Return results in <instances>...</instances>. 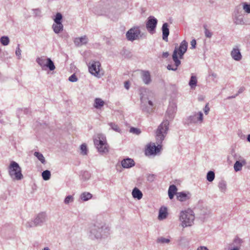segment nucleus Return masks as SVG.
<instances>
[{
  "label": "nucleus",
  "mask_w": 250,
  "mask_h": 250,
  "mask_svg": "<svg viewBox=\"0 0 250 250\" xmlns=\"http://www.w3.org/2000/svg\"><path fill=\"white\" fill-rule=\"evenodd\" d=\"M247 164V162L245 160L243 159L241 162L239 161H236L234 165V169L235 171H240L243 165H245Z\"/></svg>",
  "instance_id": "5701e85b"
},
{
  "label": "nucleus",
  "mask_w": 250,
  "mask_h": 250,
  "mask_svg": "<svg viewBox=\"0 0 250 250\" xmlns=\"http://www.w3.org/2000/svg\"><path fill=\"white\" fill-rule=\"evenodd\" d=\"M167 208L166 207H161L159 211V215H158V219L160 220H162L167 218Z\"/></svg>",
  "instance_id": "aec40b11"
},
{
  "label": "nucleus",
  "mask_w": 250,
  "mask_h": 250,
  "mask_svg": "<svg viewBox=\"0 0 250 250\" xmlns=\"http://www.w3.org/2000/svg\"><path fill=\"white\" fill-rule=\"evenodd\" d=\"M9 42V39L7 36H2L0 38V42L4 46L7 45Z\"/></svg>",
  "instance_id": "f704fd0d"
},
{
  "label": "nucleus",
  "mask_w": 250,
  "mask_h": 250,
  "mask_svg": "<svg viewBox=\"0 0 250 250\" xmlns=\"http://www.w3.org/2000/svg\"><path fill=\"white\" fill-rule=\"evenodd\" d=\"M69 81L71 82H76L78 81V78L75 74L71 75L68 79Z\"/></svg>",
  "instance_id": "49530a36"
},
{
  "label": "nucleus",
  "mask_w": 250,
  "mask_h": 250,
  "mask_svg": "<svg viewBox=\"0 0 250 250\" xmlns=\"http://www.w3.org/2000/svg\"><path fill=\"white\" fill-rule=\"evenodd\" d=\"M158 20L152 16H149L146 21V28L151 34L155 32L156 28L157 25Z\"/></svg>",
  "instance_id": "f8f14e48"
},
{
  "label": "nucleus",
  "mask_w": 250,
  "mask_h": 250,
  "mask_svg": "<svg viewBox=\"0 0 250 250\" xmlns=\"http://www.w3.org/2000/svg\"><path fill=\"white\" fill-rule=\"evenodd\" d=\"M189 198L188 194L185 192H180L177 193V199L181 202L187 201Z\"/></svg>",
  "instance_id": "a878e982"
},
{
  "label": "nucleus",
  "mask_w": 250,
  "mask_h": 250,
  "mask_svg": "<svg viewBox=\"0 0 250 250\" xmlns=\"http://www.w3.org/2000/svg\"><path fill=\"white\" fill-rule=\"evenodd\" d=\"M230 55L233 60L239 61L242 59V56L238 46L233 48L231 51Z\"/></svg>",
  "instance_id": "f3484780"
},
{
  "label": "nucleus",
  "mask_w": 250,
  "mask_h": 250,
  "mask_svg": "<svg viewBox=\"0 0 250 250\" xmlns=\"http://www.w3.org/2000/svg\"><path fill=\"white\" fill-rule=\"evenodd\" d=\"M21 51L20 48V44H18L15 52L16 56L18 57V59L21 58Z\"/></svg>",
  "instance_id": "de8ad7c7"
},
{
  "label": "nucleus",
  "mask_w": 250,
  "mask_h": 250,
  "mask_svg": "<svg viewBox=\"0 0 250 250\" xmlns=\"http://www.w3.org/2000/svg\"><path fill=\"white\" fill-rule=\"evenodd\" d=\"M42 250H49L48 247H45Z\"/></svg>",
  "instance_id": "e2e57ef3"
},
{
  "label": "nucleus",
  "mask_w": 250,
  "mask_h": 250,
  "mask_svg": "<svg viewBox=\"0 0 250 250\" xmlns=\"http://www.w3.org/2000/svg\"><path fill=\"white\" fill-rule=\"evenodd\" d=\"M204 112L206 115H207L208 113V112L209 111V107L208 106V104H207L206 105V106L204 109Z\"/></svg>",
  "instance_id": "3c124183"
},
{
  "label": "nucleus",
  "mask_w": 250,
  "mask_h": 250,
  "mask_svg": "<svg viewBox=\"0 0 250 250\" xmlns=\"http://www.w3.org/2000/svg\"><path fill=\"white\" fill-rule=\"evenodd\" d=\"M36 62L42 69H44L45 67L48 68L50 71L55 69L54 63L50 58L45 59L44 57H38L36 59Z\"/></svg>",
  "instance_id": "1a4fd4ad"
},
{
  "label": "nucleus",
  "mask_w": 250,
  "mask_h": 250,
  "mask_svg": "<svg viewBox=\"0 0 250 250\" xmlns=\"http://www.w3.org/2000/svg\"><path fill=\"white\" fill-rule=\"evenodd\" d=\"M105 230L108 231L109 229L104 224L102 223L94 224L90 227L89 236L92 239L101 238L102 232Z\"/></svg>",
  "instance_id": "39448f33"
},
{
  "label": "nucleus",
  "mask_w": 250,
  "mask_h": 250,
  "mask_svg": "<svg viewBox=\"0 0 250 250\" xmlns=\"http://www.w3.org/2000/svg\"><path fill=\"white\" fill-rule=\"evenodd\" d=\"M245 90V88L244 87H241L239 88L238 93L237 94H238V95L241 93H242Z\"/></svg>",
  "instance_id": "6e6d98bb"
},
{
  "label": "nucleus",
  "mask_w": 250,
  "mask_h": 250,
  "mask_svg": "<svg viewBox=\"0 0 250 250\" xmlns=\"http://www.w3.org/2000/svg\"><path fill=\"white\" fill-rule=\"evenodd\" d=\"M242 242V240L239 238L238 237H236L233 240V243H236V244L240 245Z\"/></svg>",
  "instance_id": "09e8293b"
},
{
  "label": "nucleus",
  "mask_w": 250,
  "mask_h": 250,
  "mask_svg": "<svg viewBox=\"0 0 250 250\" xmlns=\"http://www.w3.org/2000/svg\"><path fill=\"white\" fill-rule=\"evenodd\" d=\"M141 30L139 26H134L130 28L126 33V39L129 41L133 42L134 40L139 39L142 36L140 35Z\"/></svg>",
  "instance_id": "9b49d317"
},
{
  "label": "nucleus",
  "mask_w": 250,
  "mask_h": 250,
  "mask_svg": "<svg viewBox=\"0 0 250 250\" xmlns=\"http://www.w3.org/2000/svg\"><path fill=\"white\" fill-rule=\"evenodd\" d=\"M134 161L131 158H127L121 161L122 166L125 168H129L135 166Z\"/></svg>",
  "instance_id": "a211bd4d"
},
{
  "label": "nucleus",
  "mask_w": 250,
  "mask_h": 250,
  "mask_svg": "<svg viewBox=\"0 0 250 250\" xmlns=\"http://www.w3.org/2000/svg\"><path fill=\"white\" fill-rule=\"evenodd\" d=\"M100 67L101 63L99 62H93L90 65H89V71L91 74L96 76L98 78H100L103 75V73H101L100 72Z\"/></svg>",
  "instance_id": "ddd939ff"
},
{
  "label": "nucleus",
  "mask_w": 250,
  "mask_h": 250,
  "mask_svg": "<svg viewBox=\"0 0 250 250\" xmlns=\"http://www.w3.org/2000/svg\"><path fill=\"white\" fill-rule=\"evenodd\" d=\"M92 197V195L90 193L87 192H84L81 195V199L84 201H86Z\"/></svg>",
  "instance_id": "c85d7f7f"
},
{
  "label": "nucleus",
  "mask_w": 250,
  "mask_h": 250,
  "mask_svg": "<svg viewBox=\"0 0 250 250\" xmlns=\"http://www.w3.org/2000/svg\"><path fill=\"white\" fill-rule=\"evenodd\" d=\"M203 120V114L202 112L200 111L197 114L194 113L188 116L186 120V124L189 125L192 123H196L198 121L202 122Z\"/></svg>",
  "instance_id": "4468645a"
},
{
  "label": "nucleus",
  "mask_w": 250,
  "mask_h": 250,
  "mask_svg": "<svg viewBox=\"0 0 250 250\" xmlns=\"http://www.w3.org/2000/svg\"><path fill=\"white\" fill-rule=\"evenodd\" d=\"M34 155L35 156H36L38 159L41 161V162L42 163V164H45V158L44 157V156H43V155L39 152H35L34 153Z\"/></svg>",
  "instance_id": "2f4dec72"
},
{
  "label": "nucleus",
  "mask_w": 250,
  "mask_h": 250,
  "mask_svg": "<svg viewBox=\"0 0 250 250\" xmlns=\"http://www.w3.org/2000/svg\"><path fill=\"white\" fill-rule=\"evenodd\" d=\"M88 42V39L86 36H83L80 38H77L74 40V43L76 45L79 46L82 44H85Z\"/></svg>",
  "instance_id": "412c9836"
},
{
  "label": "nucleus",
  "mask_w": 250,
  "mask_h": 250,
  "mask_svg": "<svg viewBox=\"0 0 250 250\" xmlns=\"http://www.w3.org/2000/svg\"><path fill=\"white\" fill-rule=\"evenodd\" d=\"M8 173L13 180H20L23 178L21 168L19 165L15 161H11L8 167Z\"/></svg>",
  "instance_id": "20e7f679"
},
{
  "label": "nucleus",
  "mask_w": 250,
  "mask_h": 250,
  "mask_svg": "<svg viewBox=\"0 0 250 250\" xmlns=\"http://www.w3.org/2000/svg\"><path fill=\"white\" fill-rule=\"evenodd\" d=\"M42 176L44 180H49L51 177V172L48 170H45L42 172Z\"/></svg>",
  "instance_id": "7c9ffc66"
},
{
  "label": "nucleus",
  "mask_w": 250,
  "mask_h": 250,
  "mask_svg": "<svg viewBox=\"0 0 250 250\" xmlns=\"http://www.w3.org/2000/svg\"><path fill=\"white\" fill-rule=\"evenodd\" d=\"M218 187L222 192L225 193L227 190V183L225 181L223 180L220 181L218 183Z\"/></svg>",
  "instance_id": "bb28decb"
},
{
  "label": "nucleus",
  "mask_w": 250,
  "mask_h": 250,
  "mask_svg": "<svg viewBox=\"0 0 250 250\" xmlns=\"http://www.w3.org/2000/svg\"><path fill=\"white\" fill-rule=\"evenodd\" d=\"M47 220V215L45 212H42L39 213L34 220L28 222L25 226L27 228H30L37 226H41Z\"/></svg>",
  "instance_id": "6e6552de"
},
{
  "label": "nucleus",
  "mask_w": 250,
  "mask_h": 250,
  "mask_svg": "<svg viewBox=\"0 0 250 250\" xmlns=\"http://www.w3.org/2000/svg\"><path fill=\"white\" fill-rule=\"evenodd\" d=\"M229 250H239V249L237 247H229Z\"/></svg>",
  "instance_id": "13d9d810"
},
{
  "label": "nucleus",
  "mask_w": 250,
  "mask_h": 250,
  "mask_svg": "<svg viewBox=\"0 0 250 250\" xmlns=\"http://www.w3.org/2000/svg\"><path fill=\"white\" fill-rule=\"evenodd\" d=\"M130 132L136 135H139L141 133V131L139 128L131 127L129 130Z\"/></svg>",
  "instance_id": "ea45409f"
},
{
  "label": "nucleus",
  "mask_w": 250,
  "mask_h": 250,
  "mask_svg": "<svg viewBox=\"0 0 250 250\" xmlns=\"http://www.w3.org/2000/svg\"><path fill=\"white\" fill-rule=\"evenodd\" d=\"M243 8L245 12L247 13H250V4L246 2H244L243 5Z\"/></svg>",
  "instance_id": "37998d69"
},
{
  "label": "nucleus",
  "mask_w": 250,
  "mask_h": 250,
  "mask_svg": "<svg viewBox=\"0 0 250 250\" xmlns=\"http://www.w3.org/2000/svg\"><path fill=\"white\" fill-rule=\"evenodd\" d=\"M188 45V42L184 40L181 42L178 47L177 46L175 47L172 56V60L174 62V66H173L172 64H168L167 66L168 70L176 71L177 69V67L181 64V61L179 59L183 58V56L187 50Z\"/></svg>",
  "instance_id": "f03ea898"
},
{
  "label": "nucleus",
  "mask_w": 250,
  "mask_h": 250,
  "mask_svg": "<svg viewBox=\"0 0 250 250\" xmlns=\"http://www.w3.org/2000/svg\"><path fill=\"white\" fill-rule=\"evenodd\" d=\"M170 242V240L167 238H165L163 237H160L157 238V242L160 243H168Z\"/></svg>",
  "instance_id": "58836bf2"
},
{
  "label": "nucleus",
  "mask_w": 250,
  "mask_h": 250,
  "mask_svg": "<svg viewBox=\"0 0 250 250\" xmlns=\"http://www.w3.org/2000/svg\"><path fill=\"white\" fill-rule=\"evenodd\" d=\"M169 122L168 120H164L158 127L156 131V140L157 146H156L154 144L153 145H149L146 149V153H148L149 155L155 154L159 152L162 146L161 144L162 143L165 137L167 134L169 129Z\"/></svg>",
  "instance_id": "f257e3e1"
},
{
  "label": "nucleus",
  "mask_w": 250,
  "mask_h": 250,
  "mask_svg": "<svg viewBox=\"0 0 250 250\" xmlns=\"http://www.w3.org/2000/svg\"><path fill=\"white\" fill-rule=\"evenodd\" d=\"M32 11L34 12V16L36 17H41V10L39 8L33 9Z\"/></svg>",
  "instance_id": "c03bdc74"
},
{
  "label": "nucleus",
  "mask_w": 250,
  "mask_h": 250,
  "mask_svg": "<svg viewBox=\"0 0 250 250\" xmlns=\"http://www.w3.org/2000/svg\"><path fill=\"white\" fill-rule=\"evenodd\" d=\"M209 76H211L213 78H216L217 77V74L216 73H215L214 72H209Z\"/></svg>",
  "instance_id": "864d4df0"
},
{
  "label": "nucleus",
  "mask_w": 250,
  "mask_h": 250,
  "mask_svg": "<svg viewBox=\"0 0 250 250\" xmlns=\"http://www.w3.org/2000/svg\"><path fill=\"white\" fill-rule=\"evenodd\" d=\"M94 143L100 153H106L108 152V146L104 135L98 134L97 138L94 140Z\"/></svg>",
  "instance_id": "423d86ee"
},
{
  "label": "nucleus",
  "mask_w": 250,
  "mask_h": 250,
  "mask_svg": "<svg viewBox=\"0 0 250 250\" xmlns=\"http://www.w3.org/2000/svg\"><path fill=\"white\" fill-rule=\"evenodd\" d=\"M63 26L62 23H54L52 25L53 31L56 34H58L62 31L63 30Z\"/></svg>",
  "instance_id": "cd10ccee"
},
{
  "label": "nucleus",
  "mask_w": 250,
  "mask_h": 250,
  "mask_svg": "<svg viewBox=\"0 0 250 250\" xmlns=\"http://www.w3.org/2000/svg\"><path fill=\"white\" fill-rule=\"evenodd\" d=\"M97 14H98L99 15H104V13H98Z\"/></svg>",
  "instance_id": "680f3d73"
},
{
  "label": "nucleus",
  "mask_w": 250,
  "mask_h": 250,
  "mask_svg": "<svg viewBox=\"0 0 250 250\" xmlns=\"http://www.w3.org/2000/svg\"><path fill=\"white\" fill-rule=\"evenodd\" d=\"M238 95V94H236L234 95H233V96H229L228 97H227V99H232V98H235L236 96H237Z\"/></svg>",
  "instance_id": "bf43d9fd"
},
{
  "label": "nucleus",
  "mask_w": 250,
  "mask_h": 250,
  "mask_svg": "<svg viewBox=\"0 0 250 250\" xmlns=\"http://www.w3.org/2000/svg\"><path fill=\"white\" fill-rule=\"evenodd\" d=\"M203 28L205 30V35L206 37L208 38H210L212 36L213 33L210 31H209L208 29V26L207 24H204L203 25Z\"/></svg>",
  "instance_id": "473e14b6"
},
{
  "label": "nucleus",
  "mask_w": 250,
  "mask_h": 250,
  "mask_svg": "<svg viewBox=\"0 0 250 250\" xmlns=\"http://www.w3.org/2000/svg\"><path fill=\"white\" fill-rule=\"evenodd\" d=\"M82 178L86 181L88 180L90 177V174L87 171H84L81 174Z\"/></svg>",
  "instance_id": "e433bc0d"
},
{
  "label": "nucleus",
  "mask_w": 250,
  "mask_h": 250,
  "mask_svg": "<svg viewBox=\"0 0 250 250\" xmlns=\"http://www.w3.org/2000/svg\"><path fill=\"white\" fill-rule=\"evenodd\" d=\"M197 250H208L206 247L200 246L197 249Z\"/></svg>",
  "instance_id": "5fc2aeb1"
},
{
  "label": "nucleus",
  "mask_w": 250,
  "mask_h": 250,
  "mask_svg": "<svg viewBox=\"0 0 250 250\" xmlns=\"http://www.w3.org/2000/svg\"><path fill=\"white\" fill-rule=\"evenodd\" d=\"M132 195L134 198L138 200L141 199L143 197V193L141 191L137 188H135L132 190Z\"/></svg>",
  "instance_id": "393cba45"
},
{
  "label": "nucleus",
  "mask_w": 250,
  "mask_h": 250,
  "mask_svg": "<svg viewBox=\"0 0 250 250\" xmlns=\"http://www.w3.org/2000/svg\"><path fill=\"white\" fill-rule=\"evenodd\" d=\"M141 78L143 83L148 85L152 81L150 72L148 71L143 70L141 73Z\"/></svg>",
  "instance_id": "dca6fc26"
},
{
  "label": "nucleus",
  "mask_w": 250,
  "mask_h": 250,
  "mask_svg": "<svg viewBox=\"0 0 250 250\" xmlns=\"http://www.w3.org/2000/svg\"><path fill=\"white\" fill-rule=\"evenodd\" d=\"M124 86L126 89L129 88V83L128 81H125L124 83Z\"/></svg>",
  "instance_id": "603ef678"
},
{
  "label": "nucleus",
  "mask_w": 250,
  "mask_h": 250,
  "mask_svg": "<svg viewBox=\"0 0 250 250\" xmlns=\"http://www.w3.org/2000/svg\"><path fill=\"white\" fill-rule=\"evenodd\" d=\"M111 127V128L114 131H116V132H121V129H120L119 127L118 126V125L114 123H109L108 124Z\"/></svg>",
  "instance_id": "4c0bfd02"
},
{
  "label": "nucleus",
  "mask_w": 250,
  "mask_h": 250,
  "mask_svg": "<svg viewBox=\"0 0 250 250\" xmlns=\"http://www.w3.org/2000/svg\"><path fill=\"white\" fill-rule=\"evenodd\" d=\"M247 140L250 143V134L247 137Z\"/></svg>",
  "instance_id": "052dcab7"
},
{
  "label": "nucleus",
  "mask_w": 250,
  "mask_h": 250,
  "mask_svg": "<svg viewBox=\"0 0 250 250\" xmlns=\"http://www.w3.org/2000/svg\"><path fill=\"white\" fill-rule=\"evenodd\" d=\"M162 56L163 58H166L169 56V53L168 52H163Z\"/></svg>",
  "instance_id": "4d7b16f0"
},
{
  "label": "nucleus",
  "mask_w": 250,
  "mask_h": 250,
  "mask_svg": "<svg viewBox=\"0 0 250 250\" xmlns=\"http://www.w3.org/2000/svg\"><path fill=\"white\" fill-rule=\"evenodd\" d=\"M141 108L144 112L147 113H151L153 110V103L151 101L149 100L147 97L144 96H141Z\"/></svg>",
  "instance_id": "9d476101"
},
{
  "label": "nucleus",
  "mask_w": 250,
  "mask_h": 250,
  "mask_svg": "<svg viewBox=\"0 0 250 250\" xmlns=\"http://www.w3.org/2000/svg\"><path fill=\"white\" fill-rule=\"evenodd\" d=\"M215 178V173L212 171H209L207 173V179L208 182H212Z\"/></svg>",
  "instance_id": "72a5a7b5"
},
{
  "label": "nucleus",
  "mask_w": 250,
  "mask_h": 250,
  "mask_svg": "<svg viewBox=\"0 0 250 250\" xmlns=\"http://www.w3.org/2000/svg\"><path fill=\"white\" fill-rule=\"evenodd\" d=\"M177 111V105L174 103H170L166 112V116L170 120H172Z\"/></svg>",
  "instance_id": "2eb2a0df"
},
{
  "label": "nucleus",
  "mask_w": 250,
  "mask_h": 250,
  "mask_svg": "<svg viewBox=\"0 0 250 250\" xmlns=\"http://www.w3.org/2000/svg\"><path fill=\"white\" fill-rule=\"evenodd\" d=\"M197 80L195 76H191L189 82V85L191 88H194L197 85Z\"/></svg>",
  "instance_id": "c756f323"
},
{
  "label": "nucleus",
  "mask_w": 250,
  "mask_h": 250,
  "mask_svg": "<svg viewBox=\"0 0 250 250\" xmlns=\"http://www.w3.org/2000/svg\"><path fill=\"white\" fill-rule=\"evenodd\" d=\"M190 44H191V49H194L196 47V41L195 39H193L191 42H190Z\"/></svg>",
  "instance_id": "8fccbe9b"
},
{
  "label": "nucleus",
  "mask_w": 250,
  "mask_h": 250,
  "mask_svg": "<svg viewBox=\"0 0 250 250\" xmlns=\"http://www.w3.org/2000/svg\"><path fill=\"white\" fill-rule=\"evenodd\" d=\"M81 154L83 155H85L87 154V149L86 145L84 144H82L80 146Z\"/></svg>",
  "instance_id": "a19ab883"
},
{
  "label": "nucleus",
  "mask_w": 250,
  "mask_h": 250,
  "mask_svg": "<svg viewBox=\"0 0 250 250\" xmlns=\"http://www.w3.org/2000/svg\"><path fill=\"white\" fill-rule=\"evenodd\" d=\"M183 239V237H181V240H182Z\"/></svg>",
  "instance_id": "0e129e2a"
},
{
  "label": "nucleus",
  "mask_w": 250,
  "mask_h": 250,
  "mask_svg": "<svg viewBox=\"0 0 250 250\" xmlns=\"http://www.w3.org/2000/svg\"><path fill=\"white\" fill-rule=\"evenodd\" d=\"M194 219V212L190 209L182 211L180 212L179 219L183 228L191 226Z\"/></svg>",
  "instance_id": "7ed1b4c3"
},
{
  "label": "nucleus",
  "mask_w": 250,
  "mask_h": 250,
  "mask_svg": "<svg viewBox=\"0 0 250 250\" xmlns=\"http://www.w3.org/2000/svg\"><path fill=\"white\" fill-rule=\"evenodd\" d=\"M177 188L174 185H170L168 190L169 198L170 199H173L175 194L177 195Z\"/></svg>",
  "instance_id": "b1692460"
},
{
  "label": "nucleus",
  "mask_w": 250,
  "mask_h": 250,
  "mask_svg": "<svg viewBox=\"0 0 250 250\" xmlns=\"http://www.w3.org/2000/svg\"><path fill=\"white\" fill-rule=\"evenodd\" d=\"M62 16L61 13H57L55 16V18L54 19V22L56 23H62Z\"/></svg>",
  "instance_id": "c9c22d12"
},
{
  "label": "nucleus",
  "mask_w": 250,
  "mask_h": 250,
  "mask_svg": "<svg viewBox=\"0 0 250 250\" xmlns=\"http://www.w3.org/2000/svg\"><path fill=\"white\" fill-rule=\"evenodd\" d=\"M162 30L163 40L167 42L168 41V36L169 34L168 24L167 22L163 23L162 27Z\"/></svg>",
  "instance_id": "6ab92c4d"
},
{
  "label": "nucleus",
  "mask_w": 250,
  "mask_h": 250,
  "mask_svg": "<svg viewBox=\"0 0 250 250\" xmlns=\"http://www.w3.org/2000/svg\"><path fill=\"white\" fill-rule=\"evenodd\" d=\"M156 176L153 174H149L147 175V180L150 182H152L154 181Z\"/></svg>",
  "instance_id": "a18cd8bd"
},
{
  "label": "nucleus",
  "mask_w": 250,
  "mask_h": 250,
  "mask_svg": "<svg viewBox=\"0 0 250 250\" xmlns=\"http://www.w3.org/2000/svg\"><path fill=\"white\" fill-rule=\"evenodd\" d=\"M73 200V197L72 195H68L65 198L64 203L65 204H68L69 203L72 202Z\"/></svg>",
  "instance_id": "79ce46f5"
},
{
  "label": "nucleus",
  "mask_w": 250,
  "mask_h": 250,
  "mask_svg": "<svg viewBox=\"0 0 250 250\" xmlns=\"http://www.w3.org/2000/svg\"><path fill=\"white\" fill-rule=\"evenodd\" d=\"M104 102L100 98H96L94 100L93 106L97 109H101L104 105Z\"/></svg>",
  "instance_id": "4be33fe9"
},
{
  "label": "nucleus",
  "mask_w": 250,
  "mask_h": 250,
  "mask_svg": "<svg viewBox=\"0 0 250 250\" xmlns=\"http://www.w3.org/2000/svg\"><path fill=\"white\" fill-rule=\"evenodd\" d=\"M245 14L241 8H236L233 14V21L236 25L250 24V21L245 19Z\"/></svg>",
  "instance_id": "0eeeda50"
}]
</instances>
